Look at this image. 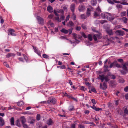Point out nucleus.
Masks as SVG:
<instances>
[{
  "instance_id": "1",
  "label": "nucleus",
  "mask_w": 128,
  "mask_h": 128,
  "mask_svg": "<svg viewBox=\"0 0 128 128\" xmlns=\"http://www.w3.org/2000/svg\"><path fill=\"white\" fill-rule=\"evenodd\" d=\"M108 76L106 75L104 76V74L102 75H99L98 78L101 80L102 82L103 81L104 79L107 82L108 81L110 80L108 78Z\"/></svg>"
},
{
  "instance_id": "2",
  "label": "nucleus",
  "mask_w": 128,
  "mask_h": 128,
  "mask_svg": "<svg viewBox=\"0 0 128 128\" xmlns=\"http://www.w3.org/2000/svg\"><path fill=\"white\" fill-rule=\"evenodd\" d=\"M36 19L39 24H41L42 26L44 24V20L43 18L39 16H37L36 17Z\"/></svg>"
},
{
  "instance_id": "3",
  "label": "nucleus",
  "mask_w": 128,
  "mask_h": 128,
  "mask_svg": "<svg viewBox=\"0 0 128 128\" xmlns=\"http://www.w3.org/2000/svg\"><path fill=\"white\" fill-rule=\"evenodd\" d=\"M115 33L117 36H123L125 34L124 31L121 30H117L115 32Z\"/></svg>"
},
{
  "instance_id": "4",
  "label": "nucleus",
  "mask_w": 128,
  "mask_h": 128,
  "mask_svg": "<svg viewBox=\"0 0 128 128\" xmlns=\"http://www.w3.org/2000/svg\"><path fill=\"white\" fill-rule=\"evenodd\" d=\"M100 88L101 89L104 90L107 88L106 83L104 82L103 83L102 86V84L100 83Z\"/></svg>"
},
{
  "instance_id": "5",
  "label": "nucleus",
  "mask_w": 128,
  "mask_h": 128,
  "mask_svg": "<svg viewBox=\"0 0 128 128\" xmlns=\"http://www.w3.org/2000/svg\"><path fill=\"white\" fill-rule=\"evenodd\" d=\"M8 34L9 35H10L13 36H15L16 35V34L14 33L15 30L14 29L10 28L8 30Z\"/></svg>"
},
{
  "instance_id": "6",
  "label": "nucleus",
  "mask_w": 128,
  "mask_h": 128,
  "mask_svg": "<svg viewBox=\"0 0 128 128\" xmlns=\"http://www.w3.org/2000/svg\"><path fill=\"white\" fill-rule=\"evenodd\" d=\"M101 16L103 19L107 20V18H108V16H110V13H102L101 14Z\"/></svg>"
},
{
  "instance_id": "7",
  "label": "nucleus",
  "mask_w": 128,
  "mask_h": 128,
  "mask_svg": "<svg viewBox=\"0 0 128 128\" xmlns=\"http://www.w3.org/2000/svg\"><path fill=\"white\" fill-rule=\"evenodd\" d=\"M35 121V119L32 117H29L28 120V123L32 124L34 123Z\"/></svg>"
},
{
  "instance_id": "8",
  "label": "nucleus",
  "mask_w": 128,
  "mask_h": 128,
  "mask_svg": "<svg viewBox=\"0 0 128 128\" xmlns=\"http://www.w3.org/2000/svg\"><path fill=\"white\" fill-rule=\"evenodd\" d=\"M85 9L84 6L82 5H80L78 7V10L80 12L84 11Z\"/></svg>"
},
{
  "instance_id": "9",
  "label": "nucleus",
  "mask_w": 128,
  "mask_h": 128,
  "mask_svg": "<svg viewBox=\"0 0 128 128\" xmlns=\"http://www.w3.org/2000/svg\"><path fill=\"white\" fill-rule=\"evenodd\" d=\"M75 8V5L74 4H72L70 6V9L71 11L74 12V10Z\"/></svg>"
},
{
  "instance_id": "10",
  "label": "nucleus",
  "mask_w": 128,
  "mask_h": 128,
  "mask_svg": "<svg viewBox=\"0 0 128 128\" xmlns=\"http://www.w3.org/2000/svg\"><path fill=\"white\" fill-rule=\"evenodd\" d=\"M54 122L51 118L48 120L47 121V124L49 125H51L53 124Z\"/></svg>"
},
{
  "instance_id": "11",
  "label": "nucleus",
  "mask_w": 128,
  "mask_h": 128,
  "mask_svg": "<svg viewBox=\"0 0 128 128\" xmlns=\"http://www.w3.org/2000/svg\"><path fill=\"white\" fill-rule=\"evenodd\" d=\"M116 62L117 61L116 60H115L112 63H111L110 66V68H112L113 66L114 68L116 67Z\"/></svg>"
},
{
  "instance_id": "12",
  "label": "nucleus",
  "mask_w": 128,
  "mask_h": 128,
  "mask_svg": "<svg viewBox=\"0 0 128 128\" xmlns=\"http://www.w3.org/2000/svg\"><path fill=\"white\" fill-rule=\"evenodd\" d=\"M116 85V82L114 81H110V85L113 87H115Z\"/></svg>"
},
{
  "instance_id": "13",
  "label": "nucleus",
  "mask_w": 128,
  "mask_h": 128,
  "mask_svg": "<svg viewBox=\"0 0 128 128\" xmlns=\"http://www.w3.org/2000/svg\"><path fill=\"white\" fill-rule=\"evenodd\" d=\"M90 107L96 111H99L100 110H102V108H97L94 105H93Z\"/></svg>"
},
{
  "instance_id": "14",
  "label": "nucleus",
  "mask_w": 128,
  "mask_h": 128,
  "mask_svg": "<svg viewBox=\"0 0 128 128\" xmlns=\"http://www.w3.org/2000/svg\"><path fill=\"white\" fill-rule=\"evenodd\" d=\"M47 10L50 13H51L53 12V8L50 6H48L47 8Z\"/></svg>"
},
{
  "instance_id": "15",
  "label": "nucleus",
  "mask_w": 128,
  "mask_h": 128,
  "mask_svg": "<svg viewBox=\"0 0 128 128\" xmlns=\"http://www.w3.org/2000/svg\"><path fill=\"white\" fill-rule=\"evenodd\" d=\"M20 120L21 121L22 124L25 123L26 122V119L24 116L21 117L20 118Z\"/></svg>"
},
{
  "instance_id": "16",
  "label": "nucleus",
  "mask_w": 128,
  "mask_h": 128,
  "mask_svg": "<svg viewBox=\"0 0 128 128\" xmlns=\"http://www.w3.org/2000/svg\"><path fill=\"white\" fill-rule=\"evenodd\" d=\"M106 31L109 35H112L114 33L112 29L106 30Z\"/></svg>"
},
{
  "instance_id": "17",
  "label": "nucleus",
  "mask_w": 128,
  "mask_h": 128,
  "mask_svg": "<svg viewBox=\"0 0 128 128\" xmlns=\"http://www.w3.org/2000/svg\"><path fill=\"white\" fill-rule=\"evenodd\" d=\"M0 126H3L4 124V121L2 118L0 117Z\"/></svg>"
},
{
  "instance_id": "18",
  "label": "nucleus",
  "mask_w": 128,
  "mask_h": 128,
  "mask_svg": "<svg viewBox=\"0 0 128 128\" xmlns=\"http://www.w3.org/2000/svg\"><path fill=\"white\" fill-rule=\"evenodd\" d=\"M74 25V23L72 21H70L69 23L67 24L68 26L70 27H72Z\"/></svg>"
},
{
  "instance_id": "19",
  "label": "nucleus",
  "mask_w": 128,
  "mask_h": 128,
  "mask_svg": "<svg viewBox=\"0 0 128 128\" xmlns=\"http://www.w3.org/2000/svg\"><path fill=\"white\" fill-rule=\"evenodd\" d=\"M61 32L64 33L65 34H67L68 33V31L66 30L64 28H62L60 30Z\"/></svg>"
},
{
  "instance_id": "20",
  "label": "nucleus",
  "mask_w": 128,
  "mask_h": 128,
  "mask_svg": "<svg viewBox=\"0 0 128 128\" xmlns=\"http://www.w3.org/2000/svg\"><path fill=\"white\" fill-rule=\"evenodd\" d=\"M10 122L12 125H14V118L13 117H12L10 119Z\"/></svg>"
},
{
  "instance_id": "21",
  "label": "nucleus",
  "mask_w": 128,
  "mask_h": 128,
  "mask_svg": "<svg viewBox=\"0 0 128 128\" xmlns=\"http://www.w3.org/2000/svg\"><path fill=\"white\" fill-rule=\"evenodd\" d=\"M119 71L122 74L124 75L126 73L127 71L128 70H125L124 69L123 70H120Z\"/></svg>"
},
{
  "instance_id": "22",
  "label": "nucleus",
  "mask_w": 128,
  "mask_h": 128,
  "mask_svg": "<svg viewBox=\"0 0 128 128\" xmlns=\"http://www.w3.org/2000/svg\"><path fill=\"white\" fill-rule=\"evenodd\" d=\"M91 10H90L89 9H87L86 11V14L88 17L90 15Z\"/></svg>"
},
{
  "instance_id": "23",
  "label": "nucleus",
  "mask_w": 128,
  "mask_h": 128,
  "mask_svg": "<svg viewBox=\"0 0 128 128\" xmlns=\"http://www.w3.org/2000/svg\"><path fill=\"white\" fill-rule=\"evenodd\" d=\"M122 68L125 70H128V69L126 67L127 66L124 63L122 64Z\"/></svg>"
},
{
  "instance_id": "24",
  "label": "nucleus",
  "mask_w": 128,
  "mask_h": 128,
  "mask_svg": "<svg viewBox=\"0 0 128 128\" xmlns=\"http://www.w3.org/2000/svg\"><path fill=\"white\" fill-rule=\"evenodd\" d=\"M81 18L82 19H85L87 18V16L84 14H82L80 15Z\"/></svg>"
},
{
  "instance_id": "25",
  "label": "nucleus",
  "mask_w": 128,
  "mask_h": 128,
  "mask_svg": "<svg viewBox=\"0 0 128 128\" xmlns=\"http://www.w3.org/2000/svg\"><path fill=\"white\" fill-rule=\"evenodd\" d=\"M110 16H108V18H107V20L112 22L114 20V18L111 17V14L110 13Z\"/></svg>"
},
{
  "instance_id": "26",
  "label": "nucleus",
  "mask_w": 128,
  "mask_h": 128,
  "mask_svg": "<svg viewBox=\"0 0 128 128\" xmlns=\"http://www.w3.org/2000/svg\"><path fill=\"white\" fill-rule=\"evenodd\" d=\"M96 35L98 39H100L102 38V34L100 33H99L97 34H96Z\"/></svg>"
},
{
  "instance_id": "27",
  "label": "nucleus",
  "mask_w": 128,
  "mask_h": 128,
  "mask_svg": "<svg viewBox=\"0 0 128 128\" xmlns=\"http://www.w3.org/2000/svg\"><path fill=\"white\" fill-rule=\"evenodd\" d=\"M122 20L124 23L126 24L127 23V18L126 17H124L122 18Z\"/></svg>"
},
{
  "instance_id": "28",
  "label": "nucleus",
  "mask_w": 128,
  "mask_h": 128,
  "mask_svg": "<svg viewBox=\"0 0 128 128\" xmlns=\"http://www.w3.org/2000/svg\"><path fill=\"white\" fill-rule=\"evenodd\" d=\"M92 4L94 6L96 4V0H92L91 2Z\"/></svg>"
},
{
  "instance_id": "29",
  "label": "nucleus",
  "mask_w": 128,
  "mask_h": 128,
  "mask_svg": "<svg viewBox=\"0 0 128 128\" xmlns=\"http://www.w3.org/2000/svg\"><path fill=\"white\" fill-rule=\"evenodd\" d=\"M51 101L52 102V103L53 104H55L56 102V99L53 98H52Z\"/></svg>"
},
{
  "instance_id": "30",
  "label": "nucleus",
  "mask_w": 128,
  "mask_h": 128,
  "mask_svg": "<svg viewBox=\"0 0 128 128\" xmlns=\"http://www.w3.org/2000/svg\"><path fill=\"white\" fill-rule=\"evenodd\" d=\"M24 104V103L23 102L21 101L20 102H18V105L19 106H21Z\"/></svg>"
},
{
  "instance_id": "31",
  "label": "nucleus",
  "mask_w": 128,
  "mask_h": 128,
  "mask_svg": "<svg viewBox=\"0 0 128 128\" xmlns=\"http://www.w3.org/2000/svg\"><path fill=\"white\" fill-rule=\"evenodd\" d=\"M74 110V106L72 105H71L69 107V111H71Z\"/></svg>"
},
{
  "instance_id": "32",
  "label": "nucleus",
  "mask_w": 128,
  "mask_h": 128,
  "mask_svg": "<svg viewBox=\"0 0 128 128\" xmlns=\"http://www.w3.org/2000/svg\"><path fill=\"white\" fill-rule=\"evenodd\" d=\"M116 67H117L118 68H122V66L120 64H118L117 62Z\"/></svg>"
},
{
  "instance_id": "33",
  "label": "nucleus",
  "mask_w": 128,
  "mask_h": 128,
  "mask_svg": "<svg viewBox=\"0 0 128 128\" xmlns=\"http://www.w3.org/2000/svg\"><path fill=\"white\" fill-rule=\"evenodd\" d=\"M100 13L98 12H95L94 13V16H99L100 15Z\"/></svg>"
},
{
  "instance_id": "34",
  "label": "nucleus",
  "mask_w": 128,
  "mask_h": 128,
  "mask_svg": "<svg viewBox=\"0 0 128 128\" xmlns=\"http://www.w3.org/2000/svg\"><path fill=\"white\" fill-rule=\"evenodd\" d=\"M88 38L90 41L92 40V36L90 34H88Z\"/></svg>"
},
{
  "instance_id": "35",
  "label": "nucleus",
  "mask_w": 128,
  "mask_h": 128,
  "mask_svg": "<svg viewBox=\"0 0 128 128\" xmlns=\"http://www.w3.org/2000/svg\"><path fill=\"white\" fill-rule=\"evenodd\" d=\"M92 37L94 41H96L97 40V38L96 35V34H93L92 36Z\"/></svg>"
},
{
  "instance_id": "36",
  "label": "nucleus",
  "mask_w": 128,
  "mask_h": 128,
  "mask_svg": "<svg viewBox=\"0 0 128 128\" xmlns=\"http://www.w3.org/2000/svg\"><path fill=\"white\" fill-rule=\"evenodd\" d=\"M16 125L18 127H20L21 126V125L20 124V122L18 120H17V122L16 123Z\"/></svg>"
},
{
  "instance_id": "37",
  "label": "nucleus",
  "mask_w": 128,
  "mask_h": 128,
  "mask_svg": "<svg viewBox=\"0 0 128 128\" xmlns=\"http://www.w3.org/2000/svg\"><path fill=\"white\" fill-rule=\"evenodd\" d=\"M61 8H63L64 10H66L67 8V7L65 5H63L61 6Z\"/></svg>"
},
{
  "instance_id": "38",
  "label": "nucleus",
  "mask_w": 128,
  "mask_h": 128,
  "mask_svg": "<svg viewBox=\"0 0 128 128\" xmlns=\"http://www.w3.org/2000/svg\"><path fill=\"white\" fill-rule=\"evenodd\" d=\"M73 36L74 37V38L75 40L76 39V38H78V35L76 34L73 33L72 34Z\"/></svg>"
},
{
  "instance_id": "39",
  "label": "nucleus",
  "mask_w": 128,
  "mask_h": 128,
  "mask_svg": "<svg viewBox=\"0 0 128 128\" xmlns=\"http://www.w3.org/2000/svg\"><path fill=\"white\" fill-rule=\"evenodd\" d=\"M42 56L44 58L46 59L48 58L49 57V56H48L45 54H43Z\"/></svg>"
},
{
  "instance_id": "40",
  "label": "nucleus",
  "mask_w": 128,
  "mask_h": 128,
  "mask_svg": "<svg viewBox=\"0 0 128 128\" xmlns=\"http://www.w3.org/2000/svg\"><path fill=\"white\" fill-rule=\"evenodd\" d=\"M55 19L58 22H61V20L60 19L59 16H58V17L55 18Z\"/></svg>"
},
{
  "instance_id": "41",
  "label": "nucleus",
  "mask_w": 128,
  "mask_h": 128,
  "mask_svg": "<svg viewBox=\"0 0 128 128\" xmlns=\"http://www.w3.org/2000/svg\"><path fill=\"white\" fill-rule=\"evenodd\" d=\"M14 56V54L12 53H9L6 55V56L7 57H9L12 56Z\"/></svg>"
},
{
  "instance_id": "42",
  "label": "nucleus",
  "mask_w": 128,
  "mask_h": 128,
  "mask_svg": "<svg viewBox=\"0 0 128 128\" xmlns=\"http://www.w3.org/2000/svg\"><path fill=\"white\" fill-rule=\"evenodd\" d=\"M73 14L72 15V18L73 20H75L76 19V17L75 14H74V12H73Z\"/></svg>"
},
{
  "instance_id": "43",
  "label": "nucleus",
  "mask_w": 128,
  "mask_h": 128,
  "mask_svg": "<svg viewBox=\"0 0 128 128\" xmlns=\"http://www.w3.org/2000/svg\"><path fill=\"white\" fill-rule=\"evenodd\" d=\"M22 124L24 128H28V125L24 123Z\"/></svg>"
},
{
  "instance_id": "44",
  "label": "nucleus",
  "mask_w": 128,
  "mask_h": 128,
  "mask_svg": "<svg viewBox=\"0 0 128 128\" xmlns=\"http://www.w3.org/2000/svg\"><path fill=\"white\" fill-rule=\"evenodd\" d=\"M54 16L52 14H50V15L48 16V18L50 19L52 18Z\"/></svg>"
},
{
  "instance_id": "45",
  "label": "nucleus",
  "mask_w": 128,
  "mask_h": 128,
  "mask_svg": "<svg viewBox=\"0 0 128 128\" xmlns=\"http://www.w3.org/2000/svg\"><path fill=\"white\" fill-rule=\"evenodd\" d=\"M82 28L84 30H86L87 29L86 27V25L82 24Z\"/></svg>"
},
{
  "instance_id": "46",
  "label": "nucleus",
  "mask_w": 128,
  "mask_h": 128,
  "mask_svg": "<svg viewBox=\"0 0 128 128\" xmlns=\"http://www.w3.org/2000/svg\"><path fill=\"white\" fill-rule=\"evenodd\" d=\"M96 10L98 12L100 13L101 12V11L99 6H98V8H96Z\"/></svg>"
},
{
  "instance_id": "47",
  "label": "nucleus",
  "mask_w": 128,
  "mask_h": 128,
  "mask_svg": "<svg viewBox=\"0 0 128 128\" xmlns=\"http://www.w3.org/2000/svg\"><path fill=\"white\" fill-rule=\"evenodd\" d=\"M40 115L39 114H38L36 116V119L37 120H40Z\"/></svg>"
},
{
  "instance_id": "48",
  "label": "nucleus",
  "mask_w": 128,
  "mask_h": 128,
  "mask_svg": "<svg viewBox=\"0 0 128 128\" xmlns=\"http://www.w3.org/2000/svg\"><path fill=\"white\" fill-rule=\"evenodd\" d=\"M82 36L84 37V38H86L87 37L86 36L85 34L83 32L81 33Z\"/></svg>"
},
{
  "instance_id": "49",
  "label": "nucleus",
  "mask_w": 128,
  "mask_h": 128,
  "mask_svg": "<svg viewBox=\"0 0 128 128\" xmlns=\"http://www.w3.org/2000/svg\"><path fill=\"white\" fill-rule=\"evenodd\" d=\"M4 65L6 66L7 67L10 68L9 65L6 63V62H4Z\"/></svg>"
},
{
  "instance_id": "50",
  "label": "nucleus",
  "mask_w": 128,
  "mask_h": 128,
  "mask_svg": "<svg viewBox=\"0 0 128 128\" xmlns=\"http://www.w3.org/2000/svg\"><path fill=\"white\" fill-rule=\"evenodd\" d=\"M124 113L126 114H128V110L126 108H125L124 110Z\"/></svg>"
},
{
  "instance_id": "51",
  "label": "nucleus",
  "mask_w": 128,
  "mask_h": 128,
  "mask_svg": "<svg viewBox=\"0 0 128 128\" xmlns=\"http://www.w3.org/2000/svg\"><path fill=\"white\" fill-rule=\"evenodd\" d=\"M104 67L105 68V69L104 70L105 72L108 71V66H107L105 65H104Z\"/></svg>"
},
{
  "instance_id": "52",
  "label": "nucleus",
  "mask_w": 128,
  "mask_h": 128,
  "mask_svg": "<svg viewBox=\"0 0 128 128\" xmlns=\"http://www.w3.org/2000/svg\"><path fill=\"white\" fill-rule=\"evenodd\" d=\"M80 89L82 90H83L84 91H85L86 90V88H85L83 86H81Z\"/></svg>"
},
{
  "instance_id": "53",
  "label": "nucleus",
  "mask_w": 128,
  "mask_h": 128,
  "mask_svg": "<svg viewBox=\"0 0 128 128\" xmlns=\"http://www.w3.org/2000/svg\"><path fill=\"white\" fill-rule=\"evenodd\" d=\"M119 81L121 83H124V80L123 78H121L120 79Z\"/></svg>"
},
{
  "instance_id": "54",
  "label": "nucleus",
  "mask_w": 128,
  "mask_h": 128,
  "mask_svg": "<svg viewBox=\"0 0 128 128\" xmlns=\"http://www.w3.org/2000/svg\"><path fill=\"white\" fill-rule=\"evenodd\" d=\"M73 28L72 27H71L70 29L68 30V32H69V34H71L72 33Z\"/></svg>"
},
{
  "instance_id": "55",
  "label": "nucleus",
  "mask_w": 128,
  "mask_h": 128,
  "mask_svg": "<svg viewBox=\"0 0 128 128\" xmlns=\"http://www.w3.org/2000/svg\"><path fill=\"white\" fill-rule=\"evenodd\" d=\"M118 61L120 62L123 64V59H118Z\"/></svg>"
},
{
  "instance_id": "56",
  "label": "nucleus",
  "mask_w": 128,
  "mask_h": 128,
  "mask_svg": "<svg viewBox=\"0 0 128 128\" xmlns=\"http://www.w3.org/2000/svg\"><path fill=\"white\" fill-rule=\"evenodd\" d=\"M121 4L124 5H128V3L124 1L123 2L120 3Z\"/></svg>"
},
{
  "instance_id": "57",
  "label": "nucleus",
  "mask_w": 128,
  "mask_h": 128,
  "mask_svg": "<svg viewBox=\"0 0 128 128\" xmlns=\"http://www.w3.org/2000/svg\"><path fill=\"white\" fill-rule=\"evenodd\" d=\"M124 90L126 92L128 91V86H126L124 89Z\"/></svg>"
},
{
  "instance_id": "58",
  "label": "nucleus",
  "mask_w": 128,
  "mask_h": 128,
  "mask_svg": "<svg viewBox=\"0 0 128 128\" xmlns=\"http://www.w3.org/2000/svg\"><path fill=\"white\" fill-rule=\"evenodd\" d=\"M91 101H92V103L93 104H96V102L95 100L94 99H92V100Z\"/></svg>"
},
{
  "instance_id": "59",
  "label": "nucleus",
  "mask_w": 128,
  "mask_h": 128,
  "mask_svg": "<svg viewBox=\"0 0 128 128\" xmlns=\"http://www.w3.org/2000/svg\"><path fill=\"white\" fill-rule=\"evenodd\" d=\"M126 12H122L121 14V16H124L126 15Z\"/></svg>"
},
{
  "instance_id": "60",
  "label": "nucleus",
  "mask_w": 128,
  "mask_h": 128,
  "mask_svg": "<svg viewBox=\"0 0 128 128\" xmlns=\"http://www.w3.org/2000/svg\"><path fill=\"white\" fill-rule=\"evenodd\" d=\"M71 128H76V125L73 124H72L71 126Z\"/></svg>"
},
{
  "instance_id": "61",
  "label": "nucleus",
  "mask_w": 128,
  "mask_h": 128,
  "mask_svg": "<svg viewBox=\"0 0 128 128\" xmlns=\"http://www.w3.org/2000/svg\"><path fill=\"white\" fill-rule=\"evenodd\" d=\"M61 18L62 19V20H64V19L65 17L64 16V14H62L61 16Z\"/></svg>"
},
{
  "instance_id": "62",
  "label": "nucleus",
  "mask_w": 128,
  "mask_h": 128,
  "mask_svg": "<svg viewBox=\"0 0 128 128\" xmlns=\"http://www.w3.org/2000/svg\"><path fill=\"white\" fill-rule=\"evenodd\" d=\"M58 12L61 13L62 14H63L64 13V12L62 9L60 10Z\"/></svg>"
},
{
  "instance_id": "63",
  "label": "nucleus",
  "mask_w": 128,
  "mask_h": 128,
  "mask_svg": "<svg viewBox=\"0 0 128 128\" xmlns=\"http://www.w3.org/2000/svg\"><path fill=\"white\" fill-rule=\"evenodd\" d=\"M81 27L80 26H77L76 27V29L77 30L79 31L81 29Z\"/></svg>"
},
{
  "instance_id": "64",
  "label": "nucleus",
  "mask_w": 128,
  "mask_h": 128,
  "mask_svg": "<svg viewBox=\"0 0 128 128\" xmlns=\"http://www.w3.org/2000/svg\"><path fill=\"white\" fill-rule=\"evenodd\" d=\"M118 102L119 100H116L114 102L116 105L117 106L118 104Z\"/></svg>"
}]
</instances>
